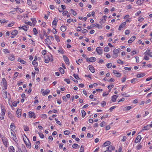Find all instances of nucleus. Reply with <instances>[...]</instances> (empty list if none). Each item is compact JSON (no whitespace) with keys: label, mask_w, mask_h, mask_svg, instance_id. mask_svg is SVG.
<instances>
[{"label":"nucleus","mask_w":152,"mask_h":152,"mask_svg":"<svg viewBox=\"0 0 152 152\" xmlns=\"http://www.w3.org/2000/svg\"><path fill=\"white\" fill-rule=\"evenodd\" d=\"M25 137H26V139H25L23 137V141L26 145V146L29 148H30L31 147V143L30 142L29 139L27 138L26 135H25Z\"/></svg>","instance_id":"2"},{"label":"nucleus","mask_w":152,"mask_h":152,"mask_svg":"<svg viewBox=\"0 0 152 152\" xmlns=\"http://www.w3.org/2000/svg\"><path fill=\"white\" fill-rule=\"evenodd\" d=\"M151 128V127H150V125H147L146 126H144L143 127L142 129L140 131V133L142 132L143 131L145 130H148L150 129V128Z\"/></svg>","instance_id":"10"},{"label":"nucleus","mask_w":152,"mask_h":152,"mask_svg":"<svg viewBox=\"0 0 152 152\" xmlns=\"http://www.w3.org/2000/svg\"><path fill=\"white\" fill-rule=\"evenodd\" d=\"M17 117H20L21 116L22 110L20 109H18L16 111Z\"/></svg>","instance_id":"7"},{"label":"nucleus","mask_w":152,"mask_h":152,"mask_svg":"<svg viewBox=\"0 0 152 152\" xmlns=\"http://www.w3.org/2000/svg\"><path fill=\"white\" fill-rule=\"evenodd\" d=\"M21 28H22L25 31H26L28 29V28L27 26H23L21 27Z\"/></svg>","instance_id":"55"},{"label":"nucleus","mask_w":152,"mask_h":152,"mask_svg":"<svg viewBox=\"0 0 152 152\" xmlns=\"http://www.w3.org/2000/svg\"><path fill=\"white\" fill-rule=\"evenodd\" d=\"M119 53V51L118 49H115L113 50V57L114 58H116L118 56V53Z\"/></svg>","instance_id":"8"},{"label":"nucleus","mask_w":152,"mask_h":152,"mask_svg":"<svg viewBox=\"0 0 152 152\" xmlns=\"http://www.w3.org/2000/svg\"><path fill=\"white\" fill-rule=\"evenodd\" d=\"M64 81L66 82L68 84H69L70 83V80L69 79H64Z\"/></svg>","instance_id":"63"},{"label":"nucleus","mask_w":152,"mask_h":152,"mask_svg":"<svg viewBox=\"0 0 152 152\" xmlns=\"http://www.w3.org/2000/svg\"><path fill=\"white\" fill-rule=\"evenodd\" d=\"M38 134L40 137L41 138H43L44 137V135L42 133H40L39 132L38 133Z\"/></svg>","instance_id":"49"},{"label":"nucleus","mask_w":152,"mask_h":152,"mask_svg":"<svg viewBox=\"0 0 152 152\" xmlns=\"http://www.w3.org/2000/svg\"><path fill=\"white\" fill-rule=\"evenodd\" d=\"M32 64L35 67L37 66L38 65L37 62L35 61H33Z\"/></svg>","instance_id":"43"},{"label":"nucleus","mask_w":152,"mask_h":152,"mask_svg":"<svg viewBox=\"0 0 152 152\" xmlns=\"http://www.w3.org/2000/svg\"><path fill=\"white\" fill-rule=\"evenodd\" d=\"M96 51L97 52L99 55H101L102 53V50L100 47H98L96 49Z\"/></svg>","instance_id":"11"},{"label":"nucleus","mask_w":152,"mask_h":152,"mask_svg":"<svg viewBox=\"0 0 152 152\" xmlns=\"http://www.w3.org/2000/svg\"><path fill=\"white\" fill-rule=\"evenodd\" d=\"M150 52L149 50H147L146 52L144 53L145 55H149Z\"/></svg>","instance_id":"58"},{"label":"nucleus","mask_w":152,"mask_h":152,"mask_svg":"<svg viewBox=\"0 0 152 152\" xmlns=\"http://www.w3.org/2000/svg\"><path fill=\"white\" fill-rule=\"evenodd\" d=\"M8 116L12 120H13L14 119V116L10 112H8Z\"/></svg>","instance_id":"19"},{"label":"nucleus","mask_w":152,"mask_h":152,"mask_svg":"<svg viewBox=\"0 0 152 152\" xmlns=\"http://www.w3.org/2000/svg\"><path fill=\"white\" fill-rule=\"evenodd\" d=\"M14 24V22H12V23H10L8 25L7 27H11L12 26H13V25Z\"/></svg>","instance_id":"60"},{"label":"nucleus","mask_w":152,"mask_h":152,"mask_svg":"<svg viewBox=\"0 0 152 152\" xmlns=\"http://www.w3.org/2000/svg\"><path fill=\"white\" fill-rule=\"evenodd\" d=\"M66 29V26H62L60 27L61 30L63 32H64V31H65Z\"/></svg>","instance_id":"29"},{"label":"nucleus","mask_w":152,"mask_h":152,"mask_svg":"<svg viewBox=\"0 0 152 152\" xmlns=\"http://www.w3.org/2000/svg\"><path fill=\"white\" fill-rule=\"evenodd\" d=\"M109 48L108 47H106L104 49V51L105 52H107L109 51Z\"/></svg>","instance_id":"57"},{"label":"nucleus","mask_w":152,"mask_h":152,"mask_svg":"<svg viewBox=\"0 0 152 152\" xmlns=\"http://www.w3.org/2000/svg\"><path fill=\"white\" fill-rule=\"evenodd\" d=\"M114 87V85H109L107 87L109 89V92H110L111 91V89Z\"/></svg>","instance_id":"33"},{"label":"nucleus","mask_w":152,"mask_h":152,"mask_svg":"<svg viewBox=\"0 0 152 152\" xmlns=\"http://www.w3.org/2000/svg\"><path fill=\"white\" fill-rule=\"evenodd\" d=\"M55 39L58 42H59L60 41L59 39V37L57 35H55Z\"/></svg>","instance_id":"52"},{"label":"nucleus","mask_w":152,"mask_h":152,"mask_svg":"<svg viewBox=\"0 0 152 152\" xmlns=\"http://www.w3.org/2000/svg\"><path fill=\"white\" fill-rule=\"evenodd\" d=\"M24 11V10L20 8H18L17 12L18 13H22Z\"/></svg>","instance_id":"41"},{"label":"nucleus","mask_w":152,"mask_h":152,"mask_svg":"<svg viewBox=\"0 0 152 152\" xmlns=\"http://www.w3.org/2000/svg\"><path fill=\"white\" fill-rule=\"evenodd\" d=\"M1 114L3 115H5V112L6 111V110L4 107L1 106Z\"/></svg>","instance_id":"20"},{"label":"nucleus","mask_w":152,"mask_h":152,"mask_svg":"<svg viewBox=\"0 0 152 152\" xmlns=\"http://www.w3.org/2000/svg\"><path fill=\"white\" fill-rule=\"evenodd\" d=\"M115 147L112 145H110L109 147L107 148V149L110 152H111L115 150Z\"/></svg>","instance_id":"9"},{"label":"nucleus","mask_w":152,"mask_h":152,"mask_svg":"<svg viewBox=\"0 0 152 152\" xmlns=\"http://www.w3.org/2000/svg\"><path fill=\"white\" fill-rule=\"evenodd\" d=\"M11 135H10V138L12 139L15 142L18 141L16 134L14 131H11Z\"/></svg>","instance_id":"3"},{"label":"nucleus","mask_w":152,"mask_h":152,"mask_svg":"<svg viewBox=\"0 0 152 152\" xmlns=\"http://www.w3.org/2000/svg\"><path fill=\"white\" fill-rule=\"evenodd\" d=\"M144 0H138L136 2V4H138L140 5L142 3H143Z\"/></svg>","instance_id":"36"},{"label":"nucleus","mask_w":152,"mask_h":152,"mask_svg":"<svg viewBox=\"0 0 152 152\" xmlns=\"http://www.w3.org/2000/svg\"><path fill=\"white\" fill-rule=\"evenodd\" d=\"M37 115L33 112L31 111H30L28 112V116L29 118H33L34 119H35Z\"/></svg>","instance_id":"5"},{"label":"nucleus","mask_w":152,"mask_h":152,"mask_svg":"<svg viewBox=\"0 0 152 152\" xmlns=\"http://www.w3.org/2000/svg\"><path fill=\"white\" fill-rule=\"evenodd\" d=\"M137 82L138 79L137 78H133L131 80V83H135Z\"/></svg>","instance_id":"32"},{"label":"nucleus","mask_w":152,"mask_h":152,"mask_svg":"<svg viewBox=\"0 0 152 152\" xmlns=\"http://www.w3.org/2000/svg\"><path fill=\"white\" fill-rule=\"evenodd\" d=\"M84 148L83 147L82 145L80 148V152H84Z\"/></svg>","instance_id":"62"},{"label":"nucleus","mask_w":152,"mask_h":152,"mask_svg":"<svg viewBox=\"0 0 152 152\" xmlns=\"http://www.w3.org/2000/svg\"><path fill=\"white\" fill-rule=\"evenodd\" d=\"M142 138V137L141 135H140L137 136L135 140V143H137L138 142H139L141 140Z\"/></svg>","instance_id":"13"},{"label":"nucleus","mask_w":152,"mask_h":152,"mask_svg":"<svg viewBox=\"0 0 152 152\" xmlns=\"http://www.w3.org/2000/svg\"><path fill=\"white\" fill-rule=\"evenodd\" d=\"M118 95H114L111 97V99L113 102H115L116 101V99L118 98Z\"/></svg>","instance_id":"15"},{"label":"nucleus","mask_w":152,"mask_h":152,"mask_svg":"<svg viewBox=\"0 0 152 152\" xmlns=\"http://www.w3.org/2000/svg\"><path fill=\"white\" fill-rule=\"evenodd\" d=\"M58 20L57 19H54L52 22V25H54L55 26H56Z\"/></svg>","instance_id":"35"},{"label":"nucleus","mask_w":152,"mask_h":152,"mask_svg":"<svg viewBox=\"0 0 152 152\" xmlns=\"http://www.w3.org/2000/svg\"><path fill=\"white\" fill-rule=\"evenodd\" d=\"M70 11L72 13L74 16L76 15H77V13L73 9H71L70 10Z\"/></svg>","instance_id":"42"},{"label":"nucleus","mask_w":152,"mask_h":152,"mask_svg":"<svg viewBox=\"0 0 152 152\" xmlns=\"http://www.w3.org/2000/svg\"><path fill=\"white\" fill-rule=\"evenodd\" d=\"M135 38L136 37L135 36H133L131 37L130 39L131 40V41L133 42L135 40Z\"/></svg>","instance_id":"59"},{"label":"nucleus","mask_w":152,"mask_h":152,"mask_svg":"<svg viewBox=\"0 0 152 152\" xmlns=\"http://www.w3.org/2000/svg\"><path fill=\"white\" fill-rule=\"evenodd\" d=\"M45 62L46 63H48L49 61H53L52 56L50 54L45 56Z\"/></svg>","instance_id":"1"},{"label":"nucleus","mask_w":152,"mask_h":152,"mask_svg":"<svg viewBox=\"0 0 152 152\" xmlns=\"http://www.w3.org/2000/svg\"><path fill=\"white\" fill-rule=\"evenodd\" d=\"M116 107V106H114L111 107L109 109V110L110 112L113 111V110Z\"/></svg>","instance_id":"48"},{"label":"nucleus","mask_w":152,"mask_h":152,"mask_svg":"<svg viewBox=\"0 0 152 152\" xmlns=\"http://www.w3.org/2000/svg\"><path fill=\"white\" fill-rule=\"evenodd\" d=\"M96 60V58L95 57H91L89 58L88 59V58L87 59V61H89L90 62H93L95 61Z\"/></svg>","instance_id":"16"},{"label":"nucleus","mask_w":152,"mask_h":152,"mask_svg":"<svg viewBox=\"0 0 152 152\" xmlns=\"http://www.w3.org/2000/svg\"><path fill=\"white\" fill-rule=\"evenodd\" d=\"M93 135L91 134L90 133H88L87 134V136L89 138L93 137Z\"/></svg>","instance_id":"53"},{"label":"nucleus","mask_w":152,"mask_h":152,"mask_svg":"<svg viewBox=\"0 0 152 152\" xmlns=\"http://www.w3.org/2000/svg\"><path fill=\"white\" fill-rule=\"evenodd\" d=\"M9 151V152H15V149L13 146H11L10 147Z\"/></svg>","instance_id":"27"},{"label":"nucleus","mask_w":152,"mask_h":152,"mask_svg":"<svg viewBox=\"0 0 152 152\" xmlns=\"http://www.w3.org/2000/svg\"><path fill=\"white\" fill-rule=\"evenodd\" d=\"M2 85L3 87H4L3 89L6 90L7 89V82L6 79L4 78L2 79Z\"/></svg>","instance_id":"6"},{"label":"nucleus","mask_w":152,"mask_h":152,"mask_svg":"<svg viewBox=\"0 0 152 152\" xmlns=\"http://www.w3.org/2000/svg\"><path fill=\"white\" fill-rule=\"evenodd\" d=\"M117 62L121 64H123V62L120 59H118L117 60Z\"/></svg>","instance_id":"61"},{"label":"nucleus","mask_w":152,"mask_h":152,"mask_svg":"<svg viewBox=\"0 0 152 152\" xmlns=\"http://www.w3.org/2000/svg\"><path fill=\"white\" fill-rule=\"evenodd\" d=\"M45 42H46L47 44L48 45L49 44H50L51 43V41L49 39V38H47L46 39H45Z\"/></svg>","instance_id":"31"},{"label":"nucleus","mask_w":152,"mask_h":152,"mask_svg":"<svg viewBox=\"0 0 152 152\" xmlns=\"http://www.w3.org/2000/svg\"><path fill=\"white\" fill-rule=\"evenodd\" d=\"M112 66V64L111 63L107 64L106 65L108 68H110Z\"/></svg>","instance_id":"51"},{"label":"nucleus","mask_w":152,"mask_h":152,"mask_svg":"<svg viewBox=\"0 0 152 152\" xmlns=\"http://www.w3.org/2000/svg\"><path fill=\"white\" fill-rule=\"evenodd\" d=\"M81 113L83 118L86 115V112L84 110H82Z\"/></svg>","instance_id":"37"},{"label":"nucleus","mask_w":152,"mask_h":152,"mask_svg":"<svg viewBox=\"0 0 152 152\" xmlns=\"http://www.w3.org/2000/svg\"><path fill=\"white\" fill-rule=\"evenodd\" d=\"M10 128L11 130V131H14V130L15 129L16 127L13 123H11L10 125Z\"/></svg>","instance_id":"17"},{"label":"nucleus","mask_w":152,"mask_h":152,"mask_svg":"<svg viewBox=\"0 0 152 152\" xmlns=\"http://www.w3.org/2000/svg\"><path fill=\"white\" fill-rule=\"evenodd\" d=\"M88 67L89 70L92 72L94 73L95 72V69L92 66L89 65Z\"/></svg>","instance_id":"24"},{"label":"nucleus","mask_w":152,"mask_h":152,"mask_svg":"<svg viewBox=\"0 0 152 152\" xmlns=\"http://www.w3.org/2000/svg\"><path fill=\"white\" fill-rule=\"evenodd\" d=\"M142 148V146L140 145H137L136 147V148L137 150H140Z\"/></svg>","instance_id":"56"},{"label":"nucleus","mask_w":152,"mask_h":152,"mask_svg":"<svg viewBox=\"0 0 152 152\" xmlns=\"http://www.w3.org/2000/svg\"><path fill=\"white\" fill-rule=\"evenodd\" d=\"M18 32L17 30H15L12 31L11 34L14 36H15L18 34Z\"/></svg>","instance_id":"22"},{"label":"nucleus","mask_w":152,"mask_h":152,"mask_svg":"<svg viewBox=\"0 0 152 152\" xmlns=\"http://www.w3.org/2000/svg\"><path fill=\"white\" fill-rule=\"evenodd\" d=\"M106 123L104 121H102V122L100 124V126L101 127H104Z\"/></svg>","instance_id":"50"},{"label":"nucleus","mask_w":152,"mask_h":152,"mask_svg":"<svg viewBox=\"0 0 152 152\" xmlns=\"http://www.w3.org/2000/svg\"><path fill=\"white\" fill-rule=\"evenodd\" d=\"M134 107L133 106L131 105L129 106L126 107L125 110L126 111H128L132 108H133Z\"/></svg>","instance_id":"25"},{"label":"nucleus","mask_w":152,"mask_h":152,"mask_svg":"<svg viewBox=\"0 0 152 152\" xmlns=\"http://www.w3.org/2000/svg\"><path fill=\"white\" fill-rule=\"evenodd\" d=\"M59 70L60 72L62 74H63L64 73V70L62 68L60 67L59 68Z\"/></svg>","instance_id":"44"},{"label":"nucleus","mask_w":152,"mask_h":152,"mask_svg":"<svg viewBox=\"0 0 152 152\" xmlns=\"http://www.w3.org/2000/svg\"><path fill=\"white\" fill-rule=\"evenodd\" d=\"M0 21L1 23H7L8 22V20H0Z\"/></svg>","instance_id":"54"},{"label":"nucleus","mask_w":152,"mask_h":152,"mask_svg":"<svg viewBox=\"0 0 152 152\" xmlns=\"http://www.w3.org/2000/svg\"><path fill=\"white\" fill-rule=\"evenodd\" d=\"M41 118L45 119L47 118V115L46 114H42L40 115Z\"/></svg>","instance_id":"26"},{"label":"nucleus","mask_w":152,"mask_h":152,"mask_svg":"<svg viewBox=\"0 0 152 152\" xmlns=\"http://www.w3.org/2000/svg\"><path fill=\"white\" fill-rule=\"evenodd\" d=\"M109 94V93L108 92H104L102 96H107V95H108Z\"/></svg>","instance_id":"64"},{"label":"nucleus","mask_w":152,"mask_h":152,"mask_svg":"<svg viewBox=\"0 0 152 152\" xmlns=\"http://www.w3.org/2000/svg\"><path fill=\"white\" fill-rule=\"evenodd\" d=\"M127 138V137L126 136H122V139L121 140V141L122 142H125Z\"/></svg>","instance_id":"40"},{"label":"nucleus","mask_w":152,"mask_h":152,"mask_svg":"<svg viewBox=\"0 0 152 152\" xmlns=\"http://www.w3.org/2000/svg\"><path fill=\"white\" fill-rule=\"evenodd\" d=\"M72 147L75 149L78 148H80V146L77 144H74L72 145Z\"/></svg>","instance_id":"28"},{"label":"nucleus","mask_w":152,"mask_h":152,"mask_svg":"<svg viewBox=\"0 0 152 152\" xmlns=\"http://www.w3.org/2000/svg\"><path fill=\"white\" fill-rule=\"evenodd\" d=\"M7 92L5 91L3 94V97L5 99H6L7 97Z\"/></svg>","instance_id":"34"},{"label":"nucleus","mask_w":152,"mask_h":152,"mask_svg":"<svg viewBox=\"0 0 152 152\" xmlns=\"http://www.w3.org/2000/svg\"><path fill=\"white\" fill-rule=\"evenodd\" d=\"M63 58L66 64L68 65L69 63V60L68 58L66 56H64Z\"/></svg>","instance_id":"12"},{"label":"nucleus","mask_w":152,"mask_h":152,"mask_svg":"<svg viewBox=\"0 0 152 152\" xmlns=\"http://www.w3.org/2000/svg\"><path fill=\"white\" fill-rule=\"evenodd\" d=\"M50 90L48 89H46L45 91L42 92V95L45 96L48 94L50 93Z\"/></svg>","instance_id":"23"},{"label":"nucleus","mask_w":152,"mask_h":152,"mask_svg":"<svg viewBox=\"0 0 152 152\" xmlns=\"http://www.w3.org/2000/svg\"><path fill=\"white\" fill-rule=\"evenodd\" d=\"M8 58L9 60L11 61H13L15 59L14 56L12 54H10Z\"/></svg>","instance_id":"21"},{"label":"nucleus","mask_w":152,"mask_h":152,"mask_svg":"<svg viewBox=\"0 0 152 152\" xmlns=\"http://www.w3.org/2000/svg\"><path fill=\"white\" fill-rule=\"evenodd\" d=\"M18 61L20 62V63L22 64H25L26 63V62L25 61L22 60L21 59H19L18 60Z\"/></svg>","instance_id":"38"},{"label":"nucleus","mask_w":152,"mask_h":152,"mask_svg":"<svg viewBox=\"0 0 152 152\" xmlns=\"http://www.w3.org/2000/svg\"><path fill=\"white\" fill-rule=\"evenodd\" d=\"M106 104V102L103 101H102L101 103V106L102 107L105 106Z\"/></svg>","instance_id":"39"},{"label":"nucleus","mask_w":152,"mask_h":152,"mask_svg":"<svg viewBox=\"0 0 152 152\" xmlns=\"http://www.w3.org/2000/svg\"><path fill=\"white\" fill-rule=\"evenodd\" d=\"M24 129L25 131H29V129L28 127L26 126H24Z\"/></svg>","instance_id":"46"},{"label":"nucleus","mask_w":152,"mask_h":152,"mask_svg":"<svg viewBox=\"0 0 152 152\" xmlns=\"http://www.w3.org/2000/svg\"><path fill=\"white\" fill-rule=\"evenodd\" d=\"M113 73L115 75H118V76H121V74L120 73L118 72L116 70H114L113 72Z\"/></svg>","instance_id":"30"},{"label":"nucleus","mask_w":152,"mask_h":152,"mask_svg":"<svg viewBox=\"0 0 152 152\" xmlns=\"http://www.w3.org/2000/svg\"><path fill=\"white\" fill-rule=\"evenodd\" d=\"M0 137L3 144L6 147H7L8 145V142L7 139L4 136L2 137L1 135Z\"/></svg>","instance_id":"4"},{"label":"nucleus","mask_w":152,"mask_h":152,"mask_svg":"<svg viewBox=\"0 0 152 152\" xmlns=\"http://www.w3.org/2000/svg\"><path fill=\"white\" fill-rule=\"evenodd\" d=\"M64 133L65 135H68L70 134V131L69 130H65L64 131Z\"/></svg>","instance_id":"45"},{"label":"nucleus","mask_w":152,"mask_h":152,"mask_svg":"<svg viewBox=\"0 0 152 152\" xmlns=\"http://www.w3.org/2000/svg\"><path fill=\"white\" fill-rule=\"evenodd\" d=\"M55 120L56 121V123L57 124H58L59 125H61V124L60 121H58L57 119L55 118Z\"/></svg>","instance_id":"47"},{"label":"nucleus","mask_w":152,"mask_h":152,"mask_svg":"<svg viewBox=\"0 0 152 152\" xmlns=\"http://www.w3.org/2000/svg\"><path fill=\"white\" fill-rule=\"evenodd\" d=\"M126 25V22H124L121 25H120L118 28V30L120 31L122 29L125 27Z\"/></svg>","instance_id":"14"},{"label":"nucleus","mask_w":152,"mask_h":152,"mask_svg":"<svg viewBox=\"0 0 152 152\" xmlns=\"http://www.w3.org/2000/svg\"><path fill=\"white\" fill-rule=\"evenodd\" d=\"M110 142L109 141H107L104 143V144L102 145V146L103 147H106L107 146H110Z\"/></svg>","instance_id":"18"}]
</instances>
